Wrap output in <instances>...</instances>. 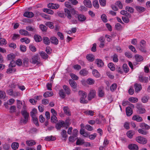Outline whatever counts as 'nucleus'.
<instances>
[{"mask_svg":"<svg viewBox=\"0 0 150 150\" xmlns=\"http://www.w3.org/2000/svg\"><path fill=\"white\" fill-rule=\"evenodd\" d=\"M65 14L67 18L71 20L72 23L76 24L77 23L76 18H78L80 21L83 22L86 19V17L83 15L80 14L79 15L78 12L76 11L74 8H71L70 10L64 8Z\"/></svg>","mask_w":150,"mask_h":150,"instance_id":"nucleus-1","label":"nucleus"},{"mask_svg":"<svg viewBox=\"0 0 150 150\" xmlns=\"http://www.w3.org/2000/svg\"><path fill=\"white\" fill-rule=\"evenodd\" d=\"M21 113L24 118V119L22 121V122L24 124H26L28 121L29 114L27 112L26 106L25 105L23 106Z\"/></svg>","mask_w":150,"mask_h":150,"instance_id":"nucleus-2","label":"nucleus"},{"mask_svg":"<svg viewBox=\"0 0 150 150\" xmlns=\"http://www.w3.org/2000/svg\"><path fill=\"white\" fill-rule=\"evenodd\" d=\"M136 139L137 142L142 144H146L147 142V140L146 138L141 136L137 137Z\"/></svg>","mask_w":150,"mask_h":150,"instance_id":"nucleus-3","label":"nucleus"},{"mask_svg":"<svg viewBox=\"0 0 150 150\" xmlns=\"http://www.w3.org/2000/svg\"><path fill=\"white\" fill-rule=\"evenodd\" d=\"M96 95V91L94 90H91L90 91L88 95V98L89 100H91L94 98Z\"/></svg>","mask_w":150,"mask_h":150,"instance_id":"nucleus-4","label":"nucleus"},{"mask_svg":"<svg viewBox=\"0 0 150 150\" xmlns=\"http://www.w3.org/2000/svg\"><path fill=\"white\" fill-rule=\"evenodd\" d=\"M39 60V59L38 55H36L32 57L31 60L30 62L33 64H38L40 63Z\"/></svg>","mask_w":150,"mask_h":150,"instance_id":"nucleus-5","label":"nucleus"},{"mask_svg":"<svg viewBox=\"0 0 150 150\" xmlns=\"http://www.w3.org/2000/svg\"><path fill=\"white\" fill-rule=\"evenodd\" d=\"M48 8L52 9H57L59 7V5L58 4H54L53 3H49L47 5Z\"/></svg>","mask_w":150,"mask_h":150,"instance_id":"nucleus-6","label":"nucleus"},{"mask_svg":"<svg viewBox=\"0 0 150 150\" xmlns=\"http://www.w3.org/2000/svg\"><path fill=\"white\" fill-rule=\"evenodd\" d=\"M65 125L64 122L63 121H61L56 124V127L57 129H60L62 127H64Z\"/></svg>","mask_w":150,"mask_h":150,"instance_id":"nucleus-7","label":"nucleus"},{"mask_svg":"<svg viewBox=\"0 0 150 150\" xmlns=\"http://www.w3.org/2000/svg\"><path fill=\"white\" fill-rule=\"evenodd\" d=\"M50 40L51 43L53 44L57 45L58 43V40L55 37L52 36L51 37Z\"/></svg>","mask_w":150,"mask_h":150,"instance_id":"nucleus-8","label":"nucleus"},{"mask_svg":"<svg viewBox=\"0 0 150 150\" xmlns=\"http://www.w3.org/2000/svg\"><path fill=\"white\" fill-rule=\"evenodd\" d=\"M69 83L71 87L74 89H76L77 87L76 83L72 79H71L69 80Z\"/></svg>","mask_w":150,"mask_h":150,"instance_id":"nucleus-9","label":"nucleus"},{"mask_svg":"<svg viewBox=\"0 0 150 150\" xmlns=\"http://www.w3.org/2000/svg\"><path fill=\"white\" fill-rule=\"evenodd\" d=\"M132 120H135L138 122H141L143 120V119L142 117L137 115H134L132 117Z\"/></svg>","mask_w":150,"mask_h":150,"instance_id":"nucleus-10","label":"nucleus"},{"mask_svg":"<svg viewBox=\"0 0 150 150\" xmlns=\"http://www.w3.org/2000/svg\"><path fill=\"white\" fill-rule=\"evenodd\" d=\"M19 32L21 35L25 36H30L31 35L28 31L25 30L21 29L19 30Z\"/></svg>","mask_w":150,"mask_h":150,"instance_id":"nucleus-11","label":"nucleus"},{"mask_svg":"<svg viewBox=\"0 0 150 150\" xmlns=\"http://www.w3.org/2000/svg\"><path fill=\"white\" fill-rule=\"evenodd\" d=\"M98 96L99 97H103L104 94V88L102 87L99 88L98 91Z\"/></svg>","mask_w":150,"mask_h":150,"instance_id":"nucleus-12","label":"nucleus"},{"mask_svg":"<svg viewBox=\"0 0 150 150\" xmlns=\"http://www.w3.org/2000/svg\"><path fill=\"white\" fill-rule=\"evenodd\" d=\"M139 80L141 82L146 83L148 81V78L147 77L143 76L140 75L139 76Z\"/></svg>","mask_w":150,"mask_h":150,"instance_id":"nucleus-13","label":"nucleus"},{"mask_svg":"<svg viewBox=\"0 0 150 150\" xmlns=\"http://www.w3.org/2000/svg\"><path fill=\"white\" fill-rule=\"evenodd\" d=\"M34 38L35 41L37 42H40L42 40L41 37L38 34H35L34 35Z\"/></svg>","mask_w":150,"mask_h":150,"instance_id":"nucleus-14","label":"nucleus"},{"mask_svg":"<svg viewBox=\"0 0 150 150\" xmlns=\"http://www.w3.org/2000/svg\"><path fill=\"white\" fill-rule=\"evenodd\" d=\"M128 148L132 150H138V147L135 144H131L128 146Z\"/></svg>","mask_w":150,"mask_h":150,"instance_id":"nucleus-15","label":"nucleus"},{"mask_svg":"<svg viewBox=\"0 0 150 150\" xmlns=\"http://www.w3.org/2000/svg\"><path fill=\"white\" fill-rule=\"evenodd\" d=\"M137 108L140 114H143L146 111L145 109L142 107L140 105H138L137 106Z\"/></svg>","mask_w":150,"mask_h":150,"instance_id":"nucleus-16","label":"nucleus"},{"mask_svg":"<svg viewBox=\"0 0 150 150\" xmlns=\"http://www.w3.org/2000/svg\"><path fill=\"white\" fill-rule=\"evenodd\" d=\"M126 115L128 116H131L133 113L132 109L130 107H128L126 108Z\"/></svg>","mask_w":150,"mask_h":150,"instance_id":"nucleus-17","label":"nucleus"},{"mask_svg":"<svg viewBox=\"0 0 150 150\" xmlns=\"http://www.w3.org/2000/svg\"><path fill=\"white\" fill-rule=\"evenodd\" d=\"M84 5L87 7L91 8L92 7L91 2L90 0H84L83 1Z\"/></svg>","mask_w":150,"mask_h":150,"instance_id":"nucleus-18","label":"nucleus"},{"mask_svg":"<svg viewBox=\"0 0 150 150\" xmlns=\"http://www.w3.org/2000/svg\"><path fill=\"white\" fill-rule=\"evenodd\" d=\"M63 88L67 95H69L71 93V90L68 86L64 85L63 86Z\"/></svg>","mask_w":150,"mask_h":150,"instance_id":"nucleus-19","label":"nucleus"},{"mask_svg":"<svg viewBox=\"0 0 150 150\" xmlns=\"http://www.w3.org/2000/svg\"><path fill=\"white\" fill-rule=\"evenodd\" d=\"M64 112V114L67 116H70L71 115L70 111L68 107H64L63 108Z\"/></svg>","mask_w":150,"mask_h":150,"instance_id":"nucleus-20","label":"nucleus"},{"mask_svg":"<svg viewBox=\"0 0 150 150\" xmlns=\"http://www.w3.org/2000/svg\"><path fill=\"white\" fill-rule=\"evenodd\" d=\"M42 40L44 43L47 45H49L50 43V40L47 37H43Z\"/></svg>","mask_w":150,"mask_h":150,"instance_id":"nucleus-21","label":"nucleus"},{"mask_svg":"<svg viewBox=\"0 0 150 150\" xmlns=\"http://www.w3.org/2000/svg\"><path fill=\"white\" fill-rule=\"evenodd\" d=\"M109 144V141L107 139H105L103 142V146H101L99 147L100 150H103V149H105L107 145Z\"/></svg>","mask_w":150,"mask_h":150,"instance_id":"nucleus-22","label":"nucleus"},{"mask_svg":"<svg viewBox=\"0 0 150 150\" xmlns=\"http://www.w3.org/2000/svg\"><path fill=\"white\" fill-rule=\"evenodd\" d=\"M61 135L62 136V140H65L67 139V132L65 130H63L61 133Z\"/></svg>","mask_w":150,"mask_h":150,"instance_id":"nucleus-23","label":"nucleus"},{"mask_svg":"<svg viewBox=\"0 0 150 150\" xmlns=\"http://www.w3.org/2000/svg\"><path fill=\"white\" fill-rule=\"evenodd\" d=\"M34 15V14L32 12L28 11L25 12L23 14L24 16L29 18L33 17Z\"/></svg>","mask_w":150,"mask_h":150,"instance_id":"nucleus-24","label":"nucleus"},{"mask_svg":"<svg viewBox=\"0 0 150 150\" xmlns=\"http://www.w3.org/2000/svg\"><path fill=\"white\" fill-rule=\"evenodd\" d=\"M88 74V71L85 69H83L81 70L79 72V74L82 76H86Z\"/></svg>","mask_w":150,"mask_h":150,"instance_id":"nucleus-25","label":"nucleus"},{"mask_svg":"<svg viewBox=\"0 0 150 150\" xmlns=\"http://www.w3.org/2000/svg\"><path fill=\"white\" fill-rule=\"evenodd\" d=\"M16 69L15 68L12 67H8V68L6 71V73L7 74H10L14 73L16 71Z\"/></svg>","mask_w":150,"mask_h":150,"instance_id":"nucleus-26","label":"nucleus"},{"mask_svg":"<svg viewBox=\"0 0 150 150\" xmlns=\"http://www.w3.org/2000/svg\"><path fill=\"white\" fill-rule=\"evenodd\" d=\"M59 94L60 98H64L66 96V94L62 89L59 91Z\"/></svg>","mask_w":150,"mask_h":150,"instance_id":"nucleus-27","label":"nucleus"},{"mask_svg":"<svg viewBox=\"0 0 150 150\" xmlns=\"http://www.w3.org/2000/svg\"><path fill=\"white\" fill-rule=\"evenodd\" d=\"M134 87H135V91L136 92L140 91L142 88L141 85L138 83H136L134 84Z\"/></svg>","mask_w":150,"mask_h":150,"instance_id":"nucleus-28","label":"nucleus"},{"mask_svg":"<svg viewBox=\"0 0 150 150\" xmlns=\"http://www.w3.org/2000/svg\"><path fill=\"white\" fill-rule=\"evenodd\" d=\"M95 62L98 67H102L103 65V63L100 59H97L96 60Z\"/></svg>","mask_w":150,"mask_h":150,"instance_id":"nucleus-29","label":"nucleus"},{"mask_svg":"<svg viewBox=\"0 0 150 150\" xmlns=\"http://www.w3.org/2000/svg\"><path fill=\"white\" fill-rule=\"evenodd\" d=\"M79 94L81 97L83 98H86L87 96V93L82 91H79Z\"/></svg>","mask_w":150,"mask_h":150,"instance_id":"nucleus-30","label":"nucleus"},{"mask_svg":"<svg viewBox=\"0 0 150 150\" xmlns=\"http://www.w3.org/2000/svg\"><path fill=\"white\" fill-rule=\"evenodd\" d=\"M140 127L142 128L145 129H149L150 128L149 126L145 124V123H141L140 125Z\"/></svg>","mask_w":150,"mask_h":150,"instance_id":"nucleus-31","label":"nucleus"},{"mask_svg":"<svg viewBox=\"0 0 150 150\" xmlns=\"http://www.w3.org/2000/svg\"><path fill=\"white\" fill-rule=\"evenodd\" d=\"M135 58L136 61L138 62H140L143 60V57L139 54H136L135 56Z\"/></svg>","mask_w":150,"mask_h":150,"instance_id":"nucleus-32","label":"nucleus"},{"mask_svg":"<svg viewBox=\"0 0 150 150\" xmlns=\"http://www.w3.org/2000/svg\"><path fill=\"white\" fill-rule=\"evenodd\" d=\"M56 138L55 137H53L52 136H47L45 137V140L46 141H51L55 140Z\"/></svg>","mask_w":150,"mask_h":150,"instance_id":"nucleus-33","label":"nucleus"},{"mask_svg":"<svg viewBox=\"0 0 150 150\" xmlns=\"http://www.w3.org/2000/svg\"><path fill=\"white\" fill-rule=\"evenodd\" d=\"M87 59L89 61L92 62L94 59V56L93 55L91 54H88L86 57Z\"/></svg>","mask_w":150,"mask_h":150,"instance_id":"nucleus-34","label":"nucleus"},{"mask_svg":"<svg viewBox=\"0 0 150 150\" xmlns=\"http://www.w3.org/2000/svg\"><path fill=\"white\" fill-rule=\"evenodd\" d=\"M36 144L35 142L33 140H27L26 141V144L29 146H32L35 145Z\"/></svg>","mask_w":150,"mask_h":150,"instance_id":"nucleus-35","label":"nucleus"},{"mask_svg":"<svg viewBox=\"0 0 150 150\" xmlns=\"http://www.w3.org/2000/svg\"><path fill=\"white\" fill-rule=\"evenodd\" d=\"M11 147L14 150H16L19 146V144L16 142H14L12 144Z\"/></svg>","mask_w":150,"mask_h":150,"instance_id":"nucleus-36","label":"nucleus"},{"mask_svg":"<svg viewBox=\"0 0 150 150\" xmlns=\"http://www.w3.org/2000/svg\"><path fill=\"white\" fill-rule=\"evenodd\" d=\"M37 113V110L35 108H33L30 112V115L32 117L36 116V114Z\"/></svg>","mask_w":150,"mask_h":150,"instance_id":"nucleus-37","label":"nucleus"},{"mask_svg":"<svg viewBox=\"0 0 150 150\" xmlns=\"http://www.w3.org/2000/svg\"><path fill=\"white\" fill-rule=\"evenodd\" d=\"M26 29L27 30L33 32H35L36 31V29L35 28L32 27L30 25L26 26Z\"/></svg>","mask_w":150,"mask_h":150,"instance_id":"nucleus-38","label":"nucleus"},{"mask_svg":"<svg viewBox=\"0 0 150 150\" xmlns=\"http://www.w3.org/2000/svg\"><path fill=\"white\" fill-rule=\"evenodd\" d=\"M15 57V55L13 54H8L7 56V59L8 60L13 61V59Z\"/></svg>","mask_w":150,"mask_h":150,"instance_id":"nucleus-39","label":"nucleus"},{"mask_svg":"<svg viewBox=\"0 0 150 150\" xmlns=\"http://www.w3.org/2000/svg\"><path fill=\"white\" fill-rule=\"evenodd\" d=\"M53 95V92H50L47 91L45 92L43 94V96L47 98L48 97H50L52 96Z\"/></svg>","mask_w":150,"mask_h":150,"instance_id":"nucleus-40","label":"nucleus"},{"mask_svg":"<svg viewBox=\"0 0 150 150\" xmlns=\"http://www.w3.org/2000/svg\"><path fill=\"white\" fill-rule=\"evenodd\" d=\"M80 133L85 137H88L89 135L87 132L85 131L84 129L82 128H81L80 130Z\"/></svg>","mask_w":150,"mask_h":150,"instance_id":"nucleus-41","label":"nucleus"},{"mask_svg":"<svg viewBox=\"0 0 150 150\" xmlns=\"http://www.w3.org/2000/svg\"><path fill=\"white\" fill-rule=\"evenodd\" d=\"M40 54L42 58L43 59H45L48 57V55L44 52H41L40 53Z\"/></svg>","mask_w":150,"mask_h":150,"instance_id":"nucleus-42","label":"nucleus"},{"mask_svg":"<svg viewBox=\"0 0 150 150\" xmlns=\"http://www.w3.org/2000/svg\"><path fill=\"white\" fill-rule=\"evenodd\" d=\"M20 41L22 42H25L26 44H28L30 42V40L26 38H21L20 39Z\"/></svg>","mask_w":150,"mask_h":150,"instance_id":"nucleus-43","label":"nucleus"},{"mask_svg":"<svg viewBox=\"0 0 150 150\" xmlns=\"http://www.w3.org/2000/svg\"><path fill=\"white\" fill-rule=\"evenodd\" d=\"M113 61L115 62H117L118 61V55L117 54H115L112 56L111 57Z\"/></svg>","mask_w":150,"mask_h":150,"instance_id":"nucleus-44","label":"nucleus"},{"mask_svg":"<svg viewBox=\"0 0 150 150\" xmlns=\"http://www.w3.org/2000/svg\"><path fill=\"white\" fill-rule=\"evenodd\" d=\"M92 73L93 75L96 78L99 77L100 76L98 71L96 69H94Z\"/></svg>","mask_w":150,"mask_h":150,"instance_id":"nucleus-45","label":"nucleus"},{"mask_svg":"<svg viewBox=\"0 0 150 150\" xmlns=\"http://www.w3.org/2000/svg\"><path fill=\"white\" fill-rule=\"evenodd\" d=\"M127 134L128 137L131 138H132L133 135L134 134V132L130 130L127 132Z\"/></svg>","mask_w":150,"mask_h":150,"instance_id":"nucleus-46","label":"nucleus"},{"mask_svg":"<svg viewBox=\"0 0 150 150\" xmlns=\"http://www.w3.org/2000/svg\"><path fill=\"white\" fill-rule=\"evenodd\" d=\"M136 9L139 12H142L145 10V8L144 7L139 6H137L136 7Z\"/></svg>","mask_w":150,"mask_h":150,"instance_id":"nucleus-47","label":"nucleus"},{"mask_svg":"<svg viewBox=\"0 0 150 150\" xmlns=\"http://www.w3.org/2000/svg\"><path fill=\"white\" fill-rule=\"evenodd\" d=\"M122 67L124 71L126 73H127L129 71V68L126 64H124Z\"/></svg>","mask_w":150,"mask_h":150,"instance_id":"nucleus-48","label":"nucleus"},{"mask_svg":"<svg viewBox=\"0 0 150 150\" xmlns=\"http://www.w3.org/2000/svg\"><path fill=\"white\" fill-rule=\"evenodd\" d=\"M44 12H46L50 14H53L54 12L53 11L47 8H44L43 9Z\"/></svg>","mask_w":150,"mask_h":150,"instance_id":"nucleus-49","label":"nucleus"},{"mask_svg":"<svg viewBox=\"0 0 150 150\" xmlns=\"http://www.w3.org/2000/svg\"><path fill=\"white\" fill-rule=\"evenodd\" d=\"M117 87V84L116 83H113L110 87V90L112 91H115Z\"/></svg>","mask_w":150,"mask_h":150,"instance_id":"nucleus-50","label":"nucleus"},{"mask_svg":"<svg viewBox=\"0 0 150 150\" xmlns=\"http://www.w3.org/2000/svg\"><path fill=\"white\" fill-rule=\"evenodd\" d=\"M108 66L112 71H113L115 69V68L114 67V64L112 63H109L108 64Z\"/></svg>","mask_w":150,"mask_h":150,"instance_id":"nucleus-51","label":"nucleus"},{"mask_svg":"<svg viewBox=\"0 0 150 150\" xmlns=\"http://www.w3.org/2000/svg\"><path fill=\"white\" fill-rule=\"evenodd\" d=\"M23 63L25 67H27L28 65L29 59L27 58H25L23 60Z\"/></svg>","mask_w":150,"mask_h":150,"instance_id":"nucleus-52","label":"nucleus"},{"mask_svg":"<svg viewBox=\"0 0 150 150\" xmlns=\"http://www.w3.org/2000/svg\"><path fill=\"white\" fill-rule=\"evenodd\" d=\"M129 100L132 103H135L137 102L138 99L136 98L131 97L129 98Z\"/></svg>","mask_w":150,"mask_h":150,"instance_id":"nucleus-53","label":"nucleus"},{"mask_svg":"<svg viewBox=\"0 0 150 150\" xmlns=\"http://www.w3.org/2000/svg\"><path fill=\"white\" fill-rule=\"evenodd\" d=\"M32 120L34 123L36 125L38 126V120L36 116L33 117H32Z\"/></svg>","mask_w":150,"mask_h":150,"instance_id":"nucleus-54","label":"nucleus"},{"mask_svg":"<svg viewBox=\"0 0 150 150\" xmlns=\"http://www.w3.org/2000/svg\"><path fill=\"white\" fill-rule=\"evenodd\" d=\"M138 132L139 133L143 135H146L148 133V132L147 131L144 130L142 129H139L138 130Z\"/></svg>","mask_w":150,"mask_h":150,"instance_id":"nucleus-55","label":"nucleus"},{"mask_svg":"<svg viewBox=\"0 0 150 150\" xmlns=\"http://www.w3.org/2000/svg\"><path fill=\"white\" fill-rule=\"evenodd\" d=\"M125 9L127 11L131 13H133L134 11V9L132 8L129 6H126L125 8Z\"/></svg>","mask_w":150,"mask_h":150,"instance_id":"nucleus-56","label":"nucleus"},{"mask_svg":"<svg viewBox=\"0 0 150 150\" xmlns=\"http://www.w3.org/2000/svg\"><path fill=\"white\" fill-rule=\"evenodd\" d=\"M93 6L96 8H98L99 7V4L97 0H95L93 2Z\"/></svg>","mask_w":150,"mask_h":150,"instance_id":"nucleus-57","label":"nucleus"},{"mask_svg":"<svg viewBox=\"0 0 150 150\" xmlns=\"http://www.w3.org/2000/svg\"><path fill=\"white\" fill-rule=\"evenodd\" d=\"M149 98L148 96H144L142 98V101L143 103H146L148 102Z\"/></svg>","mask_w":150,"mask_h":150,"instance_id":"nucleus-58","label":"nucleus"},{"mask_svg":"<svg viewBox=\"0 0 150 150\" xmlns=\"http://www.w3.org/2000/svg\"><path fill=\"white\" fill-rule=\"evenodd\" d=\"M51 122H52L56 123L57 121V118L56 116L52 115L51 117Z\"/></svg>","mask_w":150,"mask_h":150,"instance_id":"nucleus-59","label":"nucleus"},{"mask_svg":"<svg viewBox=\"0 0 150 150\" xmlns=\"http://www.w3.org/2000/svg\"><path fill=\"white\" fill-rule=\"evenodd\" d=\"M6 96L5 93L4 91H0V98L1 99L4 98Z\"/></svg>","mask_w":150,"mask_h":150,"instance_id":"nucleus-60","label":"nucleus"},{"mask_svg":"<svg viewBox=\"0 0 150 150\" xmlns=\"http://www.w3.org/2000/svg\"><path fill=\"white\" fill-rule=\"evenodd\" d=\"M40 28L41 30L43 31H45L47 29V28L43 25H40Z\"/></svg>","mask_w":150,"mask_h":150,"instance_id":"nucleus-61","label":"nucleus"},{"mask_svg":"<svg viewBox=\"0 0 150 150\" xmlns=\"http://www.w3.org/2000/svg\"><path fill=\"white\" fill-rule=\"evenodd\" d=\"M70 76L74 80H76L79 79L78 76L74 74H70Z\"/></svg>","mask_w":150,"mask_h":150,"instance_id":"nucleus-62","label":"nucleus"},{"mask_svg":"<svg viewBox=\"0 0 150 150\" xmlns=\"http://www.w3.org/2000/svg\"><path fill=\"white\" fill-rule=\"evenodd\" d=\"M84 143V140L78 139L76 142V145H82Z\"/></svg>","mask_w":150,"mask_h":150,"instance_id":"nucleus-63","label":"nucleus"},{"mask_svg":"<svg viewBox=\"0 0 150 150\" xmlns=\"http://www.w3.org/2000/svg\"><path fill=\"white\" fill-rule=\"evenodd\" d=\"M16 64H17L18 66H21L22 64V60L21 59H18L16 61Z\"/></svg>","mask_w":150,"mask_h":150,"instance_id":"nucleus-64","label":"nucleus"}]
</instances>
